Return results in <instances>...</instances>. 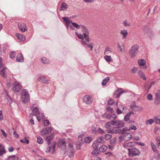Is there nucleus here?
I'll list each match as a JSON object with an SVG mask.
<instances>
[{
  "label": "nucleus",
  "instance_id": "obj_49",
  "mask_svg": "<svg viewBox=\"0 0 160 160\" xmlns=\"http://www.w3.org/2000/svg\"><path fill=\"white\" fill-rule=\"evenodd\" d=\"M75 33L79 38L82 39V41H84L83 36L81 34L78 33L77 32H76Z\"/></svg>",
  "mask_w": 160,
  "mask_h": 160
},
{
  "label": "nucleus",
  "instance_id": "obj_46",
  "mask_svg": "<svg viewBox=\"0 0 160 160\" xmlns=\"http://www.w3.org/2000/svg\"><path fill=\"white\" fill-rule=\"evenodd\" d=\"M135 143L134 142H129L127 143V146L128 147H132L135 145Z\"/></svg>",
  "mask_w": 160,
  "mask_h": 160
},
{
  "label": "nucleus",
  "instance_id": "obj_57",
  "mask_svg": "<svg viewBox=\"0 0 160 160\" xmlns=\"http://www.w3.org/2000/svg\"><path fill=\"white\" fill-rule=\"evenodd\" d=\"M157 124H160V118H159L158 117H155L154 118Z\"/></svg>",
  "mask_w": 160,
  "mask_h": 160
},
{
  "label": "nucleus",
  "instance_id": "obj_12",
  "mask_svg": "<svg viewBox=\"0 0 160 160\" xmlns=\"http://www.w3.org/2000/svg\"><path fill=\"white\" fill-rule=\"evenodd\" d=\"M18 27L19 29L22 32H25L27 30L26 25L22 22L18 24Z\"/></svg>",
  "mask_w": 160,
  "mask_h": 160
},
{
  "label": "nucleus",
  "instance_id": "obj_25",
  "mask_svg": "<svg viewBox=\"0 0 160 160\" xmlns=\"http://www.w3.org/2000/svg\"><path fill=\"white\" fill-rule=\"evenodd\" d=\"M138 73L139 77L142 78V79L144 80L146 79V78L145 77L144 74L141 70L138 71Z\"/></svg>",
  "mask_w": 160,
  "mask_h": 160
},
{
  "label": "nucleus",
  "instance_id": "obj_29",
  "mask_svg": "<svg viewBox=\"0 0 160 160\" xmlns=\"http://www.w3.org/2000/svg\"><path fill=\"white\" fill-rule=\"evenodd\" d=\"M150 145L152 148L154 152H157L158 150L155 144L152 141L150 142Z\"/></svg>",
  "mask_w": 160,
  "mask_h": 160
},
{
  "label": "nucleus",
  "instance_id": "obj_60",
  "mask_svg": "<svg viewBox=\"0 0 160 160\" xmlns=\"http://www.w3.org/2000/svg\"><path fill=\"white\" fill-rule=\"evenodd\" d=\"M120 133L119 134H126V132L124 128H122V129H119Z\"/></svg>",
  "mask_w": 160,
  "mask_h": 160
},
{
  "label": "nucleus",
  "instance_id": "obj_33",
  "mask_svg": "<svg viewBox=\"0 0 160 160\" xmlns=\"http://www.w3.org/2000/svg\"><path fill=\"white\" fill-rule=\"evenodd\" d=\"M18 158L16 155H12L9 156L7 160H18Z\"/></svg>",
  "mask_w": 160,
  "mask_h": 160
},
{
  "label": "nucleus",
  "instance_id": "obj_15",
  "mask_svg": "<svg viewBox=\"0 0 160 160\" xmlns=\"http://www.w3.org/2000/svg\"><path fill=\"white\" fill-rule=\"evenodd\" d=\"M6 153L5 148L4 146L0 143V156L2 157Z\"/></svg>",
  "mask_w": 160,
  "mask_h": 160
},
{
  "label": "nucleus",
  "instance_id": "obj_24",
  "mask_svg": "<svg viewBox=\"0 0 160 160\" xmlns=\"http://www.w3.org/2000/svg\"><path fill=\"white\" fill-rule=\"evenodd\" d=\"M120 33L123 35L122 38L125 39L128 35V32L127 30L124 29L122 30L120 32Z\"/></svg>",
  "mask_w": 160,
  "mask_h": 160
},
{
  "label": "nucleus",
  "instance_id": "obj_30",
  "mask_svg": "<svg viewBox=\"0 0 160 160\" xmlns=\"http://www.w3.org/2000/svg\"><path fill=\"white\" fill-rule=\"evenodd\" d=\"M120 128H118L117 127H115L113 128L112 129V133L114 134H119L120 131H119Z\"/></svg>",
  "mask_w": 160,
  "mask_h": 160
},
{
  "label": "nucleus",
  "instance_id": "obj_14",
  "mask_svg": "<svg viewBox=\"0 0 160 160\" xmlns=\"http://www.w3.org/2000/svg\"><path fill=\"white\" fill-rule=\"evenodd\" d=\"M69 147L71 152L69 154V156L71 158L73 156L75 152L73 149V145L72 143L69 144Z\"/></svg>",
  "mask_w": 160,
  "mask_h": 160
},
{
  "label": "nucleus",
  "instance_id": "obj_43",
  "mask_svg": "<svg viewBox=\"0 0 160 160\" xmlns=\"http://www.w3.org/2000/svg\"><path fill=\"white\" fill-rule=\"evenodd\" d=\"M97 132L99 134H103L105 132L104 131L99 127L98 128Z\"/></svg>",
  "mask_w": 160,
  "mask_h": 160
},
{
  "label": "nucleus",
  "instance_id": "obj_47",
  "mask_svg": "<svg viewBox=\"0 0 160 160\" xmlns=\"http://www.w3.org/2000/svg\"><path fill=\"white\" fill-rule=\"evenodd\" d=\"M136 107H137L138 106H136L135 102H133L132 104L130 105V108L132 110H134V108Z\"/></svg>",
  "mask_w": 160,
  "mask_h": 160
},
{
  "label": "nucleus",
  "instance_id": "obj_58",
  "mask_svg": "<svg viewBox=\"0 0 160 160\" xmlns=\"http://www.w3.org/2000/svg\"><path fill=\"white\" fill-rule=\"evenodd\" d=\"M43 123L44 126H48L49 124V121L46 119L43 121Z\"/></svg>",
  "mask_w": 160,
  "mask_h": 160
},
{
  "label": "nucleus",
  "instance_id": "obj_6",
  "mask_svg": "<svg viewBox=\"0 0 160 160\" xmlns=\"http://www.w3.org/2000/svg\"><path fill=\"white\" fill-rule=\"evenodd\" d=\"M21 85L19 82H15L13 84L12 90L14 92H18L21 88Z\"/></svg>",
  "mask_w": 160,
  "mask_h": 160
},
{
  "label": "nucleus",
  "instance_id": "obj_50",
  "mask_svg": "<svg viewBox=\"0 0 160 160\" xmlns=\"http://www.w3.org/2000/svg\"><path fill=\"white\" fill-rule=\"evenodd\" d=\"M126 92L125 91H122L118 92L116 95V97L117 98H119L120 95L123 93H126Z\"/></svg>",
  "mask_w": 160,
  "mask_h": 160
},
{
  "label": "nucleus",
  "instance_id": "obj_56",
  "mask_svg": "<svg viewBox=\"0 0 160 160\" xmlns=\"http://www.w3.org/2000/svg\"><path fill=\"white\" fill-rule=\"evenodd\" d=\"M104 137L107 140H109L112 137V136L111 134H106L105 135Z\"/></svg>",
  "mask_w": 160,
  "mask_h": 160
},
{
  "label": "nucleus",
  "instance_id": "obj_64",
  "mask_svg": "<svg viewBox=\"0 0 160 160\" xmlns=\"http://www.w3.org/2000/svg\"><path fill=\"white\" fill-rule=\"evenodd\" d=\"M157 145L158 148H160V139H156Z\"/></svg>",
  "mask_w": 160,
  "mask_h": 160
},
{
  "label": "nucleus",
  "instance_id": "obj_51",
  "mask_svg": "<svg viewBox=\"0 0 160 160\" xmlns=\"http://www.w3.org/2000/svg\"><path fill=\"white\" fill-rule=\"evenodd\" d=\"M153 122L154 121L153 119H150L146 121V123L147 124H149L151 125L153 123Z\"/></svg>",
  "mask_w": 160,
  "mask_h": 160
},
{
  "label": "nucleus",
  "instance_id": "obj_13",
  "mask_svg": "<svg viewBox=\"0 0 160 160\" xmlns=\"http://www.w3.org/2000/svg\"><path fill=\"white\" fill-rule=\"evenodd\" d=\"M138 65L141 66H143L145 69L147 68V66L146 65V61L143 59H139L138 60Z\"/></svg>",
  "mask_w": 160,
  "mask_h": 160
},
{
  "label": "nucleus",
  "instance_id": "obj_10",
  "mask_svg": "<svg viewBox=\"0 0 160 160\" xmlns=\"http://www.w3.org/2000/svg\"><path fill=\"white\" fill-rule=\"evenodd\" d=\"M52 129L50 127H47L45 129H44L41 130L40 132L41 135L42 136H44L50 133Z\"/></svg>",
  "mask_w": 160,
  "mask_h": 160
},
{
  "label": "nucleus",
  "instance_id": "obj_55",
  "mask_svg": "<svg viewBox=\"0 0 160 160\" xmlns=\"http://www.w3.org/2000/svg\"><path fill=\"white\" fill-rule=\"evenodd\" d=\"M147 99L148 100H152V96L151 94H148L147 96Z\"/></svg>",
  "mask_w": 160,
  "mask_h": 160
},
{
  "label": "nucleus",
  "instance_id": "obj_37",
  "mask_svg": "<svg viewBox=\"0 0 160 160\" xmlns=\"http://www.w3.org/2000/svg\"><path fill=\"white\" fill-rule=\"evenodd\" d=\"M92 140V138L90 137H88L84 138V142L86 143H89Z\"/></svg>",
  "mask_w": 160,
  "mask_h": 160
},
{
  "label": "nucleus",
  "instance_id": "obj_7",
  "mask_svg": "<svg viewBox=\"0 0 160 160\" xmlns=\"http://www.w3.org/2000/svg\"><path fill=\"white\" fill-rule=\"evenodd\" d=\"M93 99L91 96L86 95L83 98V102L86 104H89L92 102Z\"/></svg>",
  "mask_w": 160,
  "mask_h": 160
},
{
  "label": "nucleus",
  "instance_id": "obj_59",
  "mask_svg": "<svg viewBox=\"0 0 160 160\" xmlns=\"http://www.w3.org/2000/svg\"><path fill=\"white\" fill-rule=\"evenodd\" d=\"M129 128L130 130H136L137 129V128L136 126L132 125H129Z\"/></svg>",
  "mask_w": 160,
  "mask_h": 160
},
{
  "label": "nucleus",
  "instance_id": "obj_8",
  "mask_svg": "<svg viewBox=\"0 0 160 160\" xmlns=\"http://www.w3.org/2000/svg\"><path fill=\"white\" fill-rule=\"evenodd\" d=\"M37 79L39 81L43 83H49V80L47 79V78L42 75L38 76Z\"/></svg>",
  "mask_w": 160,
  "mask_h": 160
},
{
  "label": "nucleus",
  "instance_id": "obj_40",
  "mask_svg": "<svg viewBox=\"0 0 160 160\" xmlns=\"http://www.w3.org/2000/svg\"><path fill=\"white\" fill-rule=\"evenodd\" d=\"M112 52V51L111 50V49L109 47H107L106 48L105 51V53L106 54H108L110 53H111Z\"/></svg>",
  "mask_w": 160,
  "mask_h": 160
},
{
  "label": "nucleus",
  "instance_id": "obj_39",
  "mask_svg": "<svg viewBox=\"0 0 160 160\" xmlns=\"http://www.w3.org/2000/svg\"><path fill=\"white\" fill-rule=\"evenodd\" d=\"M37 142L38 143L41 144L43 143V139L41 137H38L37 138Z\"/></svg>",
  "mask_w": 160,
  "mask_h": 160
},
{
  "label": "nucleus",
  "instance_id": "obj_32",
  "mask_svg": "<svg viewBox=\"0 0 160 160\" xmlns=\"http://www.w3.org/2000/svg\"><path fill=\"white\" fill-rule=\"evenodd\" d=\"M125 137L127 138V139H126V141L130 140L132 138V136L130 133H126L125 135Z\"/></svg>",
  "mask_w": 160,
  "mask_h": 160
},
{
  "label": "nucleus",
  "instance_id": "obj_34",
  "mask_svg": "<svg viewBox=\"0 0 160 160\" xmlns=\"http://www.w3.org/2000/svg\"><path fill=\"white\" fill-rule=\"evenodd\" d=\"M110 78L108 77H107L104 78L102 81V85L103 86L105 85L108 82Z\"/></svg>",
  "mask_w": 160,
  "mask_h": 160
},
{
  "label": "nucleus",
  "instance_id": "obj_45",
  "mask_svg": "<svg viewBox=\"0 0 160 160\" xmlns=\"http://www.w3.org/2000/svg\"><path fill=\"white\" fill-rule=\"evenodd\" d=\"M112 125V121L110 122H108L105 125V127L107 128H109Z\"/></svg>",
  "mask_w": 160,
  "mask_h": 160
},
{
  "label": "nucleus",
  "instance_id": "obj_21",
  "mask_svg": "<svg viewBox=\"0 0 160 160\" xmlns=\"http://www.w3.org/2000/svg\"><path fill=\"white\" fill-rule=\"evenodd\" d=\"M66 143L65 141L63 140H61L59 142V146L64 149L66 148Z\"/></svg>",
  "mask_w": 160,
  "mask_h": 160
},
{
  "label": "nucleus",
  "instance_id": "obj_23",
  "mask_svg": "<svg viewBox=\"0 0 160 160\" xmlns=\"http://www.w3.org/2000/svg\"><path fill=\"white\" fill-rule=\"evenodd\" d=\"M68 7V5L65 3L63 2L61 5L60 10L64 11L66 10Z\"/></svg>",
  "mask_w": 160,
  "mask_h": 160
},
{
  "label": "nucleus",
  "instance_id": "obj_36",
  "mask_svg": "<svg viewBox=\"0 0 160 160\" xmlns=\"http://www.w3.org/2000/svg\"><path fill=\"white\" fill-rule=\"evenodd\" d=\"M160 102V97H155L154 104L155 105H158Z\"/></svg>",
  "mask_w": 160,
  "mask_h": 160
},
{
  "label": "nucleus",
  "instance_id": "obj_1",
  "mask_svg": "<svg viewBox=\"0 0 160 160\" xmlns=\"http://www.w3.org/2000/svg\"><path fill=\"white\" fill-rule=\"evenodd\" d=\"M71 23L74 27L78 29H81L83 32V35L84 36V38L85 40L88 42L90 41V40L88 36V30L83 25H79L76 23L72 22H71Z\"/></svg>",
  "mask_w": 160,
  "mask_h": 160
},
{
  "label": "nucleus",
  "instance_id": "obj_62",
  "mask_svg": "<svg viewBox=\"0 0 160 160\" xmlns=\"http://www.w3.org/2000/svg\"><path fill=\"white\" fill-rule=\"evenodd\" d=\"M138 68L136 67H134L131 69V71L132 72L135 73L138 71Z\"/></svg>",
  "mask_w": 160,
  "mask_h": 160
},
{
  "label": "nucleus",
  "instance_id": "obj_54",
  "mask_svg": "<svg viewBox=\"0 0 160 160\" xmlns=\"http://www.w3.org/2000/svg\"><path fill=\"white\" fill-rule=\"evenodd\" d=\"M15 52L14 51H13L11 52L10 57L12 58H15Z\"/></svg>",
  "mask_w": 160,
  "mask_h": 160
},
{
  "label": "nucleus",
  "instance_id": "obj_22",
  "mask_svg": "<svg viewBox=\"0 0 160 160\" xmlns=\"http://www.w3.org/2000/svg\"><path fill=\"white\" fill-rule=\"evenodd\" d=\"M81 42L82 44L86 45L88 48H90L91 50H92L93 47L92 43L90 42L89 43H87L84 41H81Z\"/></svg>",
  "mask_w": 160,
  "mask_h": 160
},
{
  "label": "nucleus",
  "instance_id": "obj_63",
  "mask_svg": "<svg viewBox=\"0 0 160 160\" xmlns=\"http://www.w3.org/2000/svg\"><path fill=\"white\" fill-rule=\"evenodd\" d=\"M107 110L110 112L112 113L113 112L112 108H110V107H108L107 108Z\"/></svg>",
  "mask_w": 160,
  "mask_h": 160
},
{
  "label": "nucleus",
  "instance_id": "obj_31",
  "mask_svg": "<svg viewBox=\"0 0 160 160\" xmlns=\"http://www.w3.org/2000/svg\"><path fill=\"white\" fill-rule=\"evenodd\" d=\"M133 112H129V113H128L125 117L124 118V120L125 121H128L130 118V117L131 115L132 114H133Z\"/></svg>",
  "mask_w": 160,
  "mask_h": 160
},
{
  "label": "nucleus",
  "instance_id": "obj_38",
  "mask_svg": "<svg viewBox=\"0 0 160 160\" xmlns=\"http://www.w3.org/2000/svg\"><path fill=\"white\" fill-rule=\"evenodd\" d=\"M114 103V100L112 99H110L108 102V107H110Z\"/></svg>",
  "mask_w": 160,
  "mask_h": 160
},
{
  "label": "nucleus",
  "instance_id": "obj_28",
  "mask_svg": "<svg viewBox=\"0 0 160 160\" xmlns=\"http://www.w3.org/2000/svg\"><path fill=\"white\" fill-rule=\"evenodd\" d=\"M41 62L44 64H48L49 63V60L46 57H44L41 58Z\"/></svg>",
  "mask_w": 160,
  "mask_h": 160
},
{
  "label": "nucleus",
  "instance_id": "obj_48",
  "mask_svg": "<svg viewBox=\"0 0 160 160\" xmlns=\"http://www.w3.org/2000/svg\"><path fill=\"white\" fill-rule=\"evenodd\" d=\"M104 59L108 62H110L111 61V56L106 55L104 56Z\"/></svg>",
  "mask_w": 160,
  "mask_h": 160
},
{
  "label": "nucleus",
  "instance_id": "obj_16",
  "mask_svg": "<svg viewBox=\"0 0 160 160\" xmlns=\"http://www.w3.org/2000/svg\"><path fill=\"white\" fill-rule=\"evenodd\" d=\"M39 114V111L37 107L33 108L32 110V115L34 116H37Z\"/></svg>",
  "mask_w": 160,
  "mask_h": 160
},
{
  "label": "nucleus",
  "instance_id": "obj_17",
  "mask_svg": "<svg viewBox=\"0 0 160 160\" xmlns=\"http://www.w3.org/2000/svg\"><path fill=\"white\" fill-rule=\"evenodd\" d=\"M16 36L21 42H23L25 41L26 39L24 36L22 34L17 33L16 34Z\"/></svg>",
  "mask_w": 160,
  "mask_h": 160
},
{
  "label": "nucleus",
  "instance_id": "obj_19",
  "mask_svg": "<svg viewBox=\"0 0 160 160\" xmlns=\"http://www.w3.org/2000/svg\"><path fill=\"white\" fill-rule=\"evenodd\" d=\"M16 60L17 61L20 62H23L24 61L23 58L21 53H19L17 55Z\"/></svg>",
  "mask_w": 160,
  "mask_h": 160
},
{
  "label": "nucleus",
  "instance_id": "obj_3",
  "mask_svg": "<svg viewBox=\"0 0 160 160\" xmlns=\"http://www.w3.org/2000/svg\"><path fill=\"white\" fill-rule=\"evenodd\" d=\"M128 150V155L130 157H133L138 155L140 153L139 151L135 148H129Z\"/></svg>",
  "mask_w": 160,
  "mask_h": 160
},
{
  "label": "nucleus",
  "instance_id": "obj_9",
  "mask_svg": "<svg viewBox=\"0 0 160 160\" xmlns=\"http://www.w3.org/2000/svg\"><path fill=\"white\" fill-rule=\"evenodd\" d=\"M56 147V144H52L50 146H48L46 148V152H51L53 153L55 151Z\"/></svg>",
  "mask_w": 160,
  "mask_h": 160
},
{
  "label": "nucleus",
  "instance_id": "obj_42",
  "mask_svg": "<svg viewBox=\"0 0 160 160\" xmlns=\"http://www.w3.org/2000/svg\"><path fill=\"white\" fill-rule=\"evenodd\" d=\"M104 139V138L103 137H101L97 139V142L98 143H101L102 142Z\"/></svg>",
  "mask_w": 160,
  "mask_h": 160
},
{
  "label": "nucleus",
  "instance_id": "obj_52",
  "mask_svg": "<svg viewBox=\"0 0 160 160\" xmlns=\"http://www.w3.org/2000/svg\"><path fill=\"white\" fill-rule=\"evenodd\" d=\"M84 138V136L82 134L79 135L78 137V139L80 141L79 142L81 143L82 141L83 138Z\"/></svg>",
  "mask_w": 160,
  "mask_h": 160
},
{
  "label": "nucleus",
  "instance_id": "obj_26",
  "mask_svg": "<svg viewBox=\"0 0 160 160\" xmlns=\"http://www.w3.org/2000/svg\"><path fill=\"white\" fill-rule=\"evenodd\" d=\"M108 149V147L105 145H102L99 148V151L100 152H104Z\"/></svg>",
  "mask_w": 160,
  "mask_h": 160
},
{
  "label": "nucleus",
  "instance_id": "obj_41",
  "mask_svg": "<svg viewBox=\"0 0 160 160\" xmlns=\"http://www.w3.org/2000/svg\"><path fill=\"white\" fill-rule=\"evenodd\" d=\"M94 156H97L99 153L98 150L94 149L92 153Z\"/></svg>",
  "mask_w": 160,
  "mask_h": 160
},
{
  "label": "nucleus",
  "instance_id": "obj_35",
  "mask_svg": "<svg viewBox=\"0 0 160 160\" xmlns=\"http://www.w3.org/2000/svg\"><path fill=\"white\" fill-rule=\"evenodd\" d=\"M99 143L97 142H95L92 144V147L94 149L98 150Z\"/></svg>",
  "mask_w": 160,
  "mask_h": 160
},
{
  "label": "nucleus",
  "instance_id": "obj_44",
  "mask_svg": "<svg viewBox=\"0 0 160 160\" xmlns=\"http://www.w3.org/2000/svg\"><path fill=\"white\" fill-rule=\"evenodd\" d=\"M125 135L123 136H120L118 137L119 142H121L122 141H124L125 140Z\"/></svg>",
  "mask_w": 160,
  "mask_h": 160
},
{
  "label": "nucleus",
  "instance_id": "obj_2",
  "mask_svg": "<svg viewBox=\"0 0 160 160\" xmlns=\"http://www.w3.org/2000/svg\"><path fill=\"white\" fill-rule=\"evenodd\" d=\"M139 47L137 45H134L129 51V53L132 58L135 57L138 53Z\"/></svg>",
  "mask_w": 160,
  "mask_h": 160
},
{
  "label": "nucleus",
  "instance_id": "obj_53",
  "mask_svg": "<svg viewBox=\"0 0 160 160\" xmlns=\"http://www.w3.org/2000/svg\"><path fill=\"white\" fill-rule=\"evenodd\" d=\"M117 140L116 138H112L110 140V143L111 144H114L116 142Z\"/></svg>",
  "mask_w": 160,
  "mask_h": 160
},
{
  "label": "nucleus",
  "instance_id": "obj_4",
  "mask_svg": "<svg viewBox=\"0 0 160 160\" xmlns=\"http://www.w3.org/2000/svg\"><path fill=\"white\" fill-rule=\"evenodd\" d=\"M30 98L28 91L25 89H23L22 92V100L24 103L29 101Z\"/></svg>",
  "mask_w": 160,
  "mask_h": 160
},
{
  "label": "nucleus",
  "instance_id": "obj_11",
  "mask_svg": "<svg viewBox=\"0 0 160 160\" xmlns=\"http://www.w3.org/2000/svg\"><path fill=\"white\" fill-rule=\"evenodd\" d=\"M62 18L66 24L67 28H68L69 27L71 29L73 30V28L70 25L72 21H69L68 18L67 17H63Z\"/></svg>",
  "mask_w": 160,
  "mask_h": 160
},
{
  "label": "nucleus",
  "instance_id": "obj_18",
  "mask_svg": "<svg viewBox=\"0 0 160 160\" xmlns=\"http://www.w3.org/2000/svg\"><path fill=\"white\" fill-rule=\"evenodd\" d=\"M107 118L109 119L112 120L116 119L117 118V116L114 114H108L107 116Z\"/></svg>",
  "mask_w": 160,
  "mask_h": 160
},
{
  "label": "nucleus",
  "instance_id": "obj_20",
  "mask_svg": "<svg viewBox=\"0 0 160 160\" xmlns=\"http://www.w3.org/2000/svg\"><path fill=\"white\" fill-rule=\"evenodd\" d=\"M8 70V69L7 68L4 67L0 71V74L2 77L4 78L6 77L5 73Z\"/></svg>",
  "mask_w": 160,
  "mask_h": 160
},
{
  "label": "nucleus",
  "instance_id": "obj_5",
  "mask_svg": "<svg viewBox=\"0 0 160 160\" xmlns=\"http://www.w3.org/2000/svg\"><path fill=\"white\" fill-rule=\"evenodd\" d=\"M124 123L123 121L121 120H112V125L117 126L119 128L124 127Z\"/></svg>",
  "mask_w": 160,
  "mask_h": 160
},
{
  "label": "nucleus",
  "instance_id": "obj_27",
  "mask_svg": "<svg viewBox=\"0 0 160 160\" xmlns=\"http://www.w3.org/2000/svg\"><path fill=\"white\" fill-rule=\"evenodd\" d=\"M53 138V136L52 135H50L46 137V139L47 142V143L48 145L50 144L51 140Z\"/></svg>",
  "mask_w": 160,
  "mask_h": 160
},
{
  "label": "nucleus",
  "instance_id": "obj_61",
  "mask_svg": "<svg viewBox=\"0 0 160 160\" xmlns=\"http://www.w3.org/2000/svg\"><path fill=\"white\" fill-rule=\"evenodd\" d=\"M123 24L126 27H129L130 26V23L128 22L127 21H125L123 22Z\"/></svg>",
  "mask_w": 160,
  "mask_h": 160
}]
</instances>
